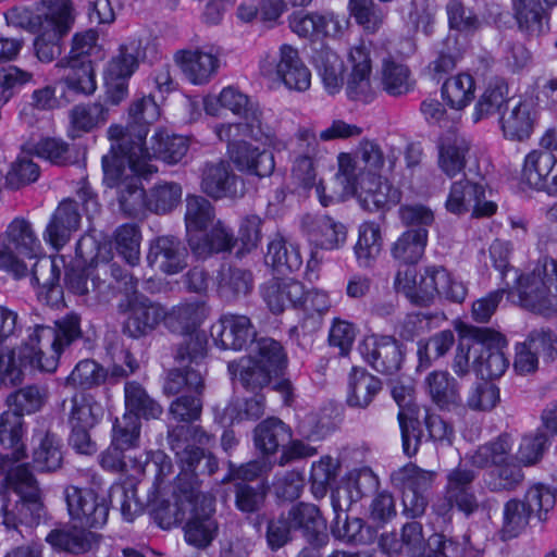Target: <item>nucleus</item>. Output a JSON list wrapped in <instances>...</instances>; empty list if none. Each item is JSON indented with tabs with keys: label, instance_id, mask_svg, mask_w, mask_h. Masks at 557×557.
Masks as SVG:
<instances>
[{
	"label": "nucleus",
	"instance_id": "nucleus-1",
	"mask_svg": "<svg viewBox=\"0 0 557 557\" xmlns=\"http://www.w3.org/2000/svg\"><path fill=\"white\" fill-rule=\"evenodd\" d=\"M170 448L181 466L177 487L186 497L188 512L184 527L185 540L197 548L208 547L218 534L213 518L214 499L200 490L199 475H211L218 470V460L205 454L190 441L207 444L209 436L198 428L178 426L170 432Z\"/></svg>",
	"mask_w": 557,
	"mask_h": 557
},
{
	"label": "nucleus",
	"instance_id": "nucleus-2",
	"mask_svg": "<svg viewBox=\"0 0 557 557\" xmlns=\"http://www.w3.org/2000/svg\"><path fill=\"white\" fill-rule=\"evenodd\" d=\"M81 336V318L75 313L57 320L53 326L36 325L20 347L0 351V385L21 383L27 366L53 372L64 347Z\"/></svg>",
	"mask_w": 557,
	"mask_h": 557
},
{
	"label": "nucleus",
	"instance_id": "nucleus-3",
	"mask_svg": "<svg viewBox=\"0 0 557 557\" xmlns=\"http://www.w3.org/2000/svg\"><path fill=\"white\" fill-rule=\"evenodd\" d=\"M147 152L139 146L128 152V165L116 156L102 157L103 181L117 189L121 210L128 216H137L148 209L147 194L140 185V176H148L158 169L147 162Z\"/></svg>",
	"mask_w": 557,
	"mask_h": 557
},
{
	"label": "nucleus",
	"instance_id": "nucleus-4",
	"mask_svg": "<svg viewBox=\"0 0 557 557\" xmlns=\"http://www.w3.org/2000/svg\"><path fill=\"white\" fill-rule=\"evenodd\" d=\"M5 482L18 496V500L10 508V504L3 498L1 512L3 524L8 530H15L24 536V527L27 531L38 525L44 513V505L37 480L30 472L28 465H17L12 468Z\"/></svg>",
	"mask_w": 557,
	"mask_h": 557
},
{
	"label": "nucleus",
	"instance_id": "nucleus-5",
	"mask_svg": "<svg viewBox=\"0 0 557 557\" xmlns=\"http://www.w3.org/2000/svg\"><path fill=\"white\" fill-rule=\"evenodd\" d=\"M337 163L335 177L343 186V194L355 196L364 210H384L400 201L399 190L383 181L381 175H357L358 168L350 153H339Z\"/></svg>",
	"mask_w": 557,
	"mask_h": 557
},
{
	"label": "nucleus",
	"instance_id": "nucleus-6",
	"mask_svg": "<svg viewBox=\"0 0 557 557\" xmlns=\"http://www.w3.org/2000/svg\"><path fill=\"white\" fill-rule=\"evenodd\" d=\"M396 288L404 293L413 304L429 305L435 295L454 302H461L467 296V288L443 267H428L417 282L414 269L398 272L395 277Z\"/></svg>",
	"mask_w": 557,
	"mask_h": 557
},
{
	"label": "nucleus",
	"instance_id": "nucleus-7",
	"mask_svg": "<svg viewBox=\"0 0 557 557\" xmlns=\"http://www.w3.org/2000/svg\"><path fill=\"white\" fill-rule=\"evenodd\" d=\"M519 304L522 308L541 314H557V260L541 257L532 272L516 276Z\"/></svg>",
	"mask_w": 557,
	"mask_h": 557
},
{
	"label": "nucleus",
	"instance_id": "nucleus-8",
	"mask_svg": "<svg viewBox=\"0 0 557 557\" xmlns=\"http://www.w3.org/2000/svg\"><path fill=\"white\" fill-rule=\"evenodd\" d=\"M380 546L389 556L408 557H457L458 546L442 534L425 540L423 527L418 521L405 523L399 534L392 532L381 535Z\"/></svg>",
	"mask_w": 557,
	"mask_h": 557
},
{
	"label": "nucleus",
	"instance_id": "nucleus-9",
	"mask_svg": "<svg viewBox=\"0 0 557 557\" xmlns=\"http://www.w3.org/2000/svg\"><path fill=\"white\" fill-rule=\"evenodd\" d=\"M41 253V243L33 224L24 218L13 219L0 234V270L16 278L28 272L26 259H36Z\"/></svg>",
	"mask_w": 557,
	"mask_h": 557
},
{
	"label": "nucleus",
	"instance_id": "nucleus-10",
	"mask_svg": "<svg viewBox=\"0 0 557 557\" xmlns=\"http://www.w3.org/2000/svg\"><path fill=\"white\" fill-rule=\"evenodd\" d=\"M42 3L47 12L37 16L39 28L34 47L37 58L49 63L62 53V39L73 22L72 5L70 0H42Z\"/></svg>",
	"mask_w": 557,
	"mask_h": 557
},
{
	"label": "nucleus",
	"instance_id": "nucleus-11",
	"mask_svg": "<svg viewBox=\"0 0 557 557\" xmlns=\"http://www.w3.org/2000/svg\"><path fill=\"white\" fill-rule=\"evenodd\" d=\"M64 500L71 520L82 528H101L107 523L109 505L94 488L67 485Z\"/></svg>",
	"mask_w": 557,
	"mask_h": 557
},
{
	"label": "nucleus",
	"instance_id": "nucleus-12",
	"mask_svg": "<svg viewBox=\"0 0 557 557\" xmlns=\"http://www.w3.org/2000/svg\"><path fill=\"white\" fill-rule=\"evenodd\" d=\"M119 308L126 315L123 333L132 338L151 333L165 317L164 307L137 293L128 295Z\"/></svg>",
	"mask_w": 557,
	"mask_h": 557
},
{
	"label": "nucleus",
	"instance_id": "nucleus-13",
	"mask_svg": "<svg viewBox=\"0 0 557 557\" xmlns=\"http://www.w3.org/2000/svg\"><path fill=\"white\" fill-rule=\"evenodd\" d=\"M260 69L264 75L275 74L290 90L305 91L310 87L311 73L290 45H282L277 58L264 59Z\"/></svg>",
	"mask_w": 557,
	"mask_h": 557
},
{
	"label": "nucleus",
	"instance_id": "nucleus-14",
	"mask_svg": "<svg viewBox=\"0 0 557 557\" xmlns=\"http://www.w3.org/2000/svg\"><path fill=\"white\" fill-rule=\"evenodd\" d=\"M474 336L483 347L476 351L472 369L485 381L500 377L509 367V360L502 350L504 337L500 333L486 327L475 329Z\"/></svg>",
	"mask_w": 557,
	"mask_h": 557
},
{
	"label": "nucleus",
	"instance_id": "nucleus-15",
	"mask_svg": "<svg viewBox=\"0 0 557 557\" xmlns=\"http://www.w3.org/2000/svg\"><path fill=\"white\" fill-rule=\"evenodd\" d=\"M362 358L375 371L392 375L397 373L404 361L400 344L392 336L372 335L359 347Z\"/></svg>",
	"mask_w": 557,
	"mask_h": 557
},
{
	"label": "nucleus",
	"instance_id": "nucleus-16",
	"mask_svg": "<svg viewBox=\"0 0 557 557\" xmlns=\"http://www.w3.org/2000/svg\"><path fill=\"white\" fill-rule=\"evenodd\" d=\"M201 190L213 199L238 198L244 195V182L224 160L206 162L201 169Z\"/></svg>",
	"mask_w": 557,
	"mask_h": 557
},
{
	"label": "nucleus",
	"instance_id": "nucleus-17",
	"mask_svg": "<svg viewBox=\"0 0 557 557\" xmlns=\"http://www.w3.org/2000/svg\"><path fill=\"white\" fill-rule=\"evenodd\" d=\"M175 61L186 78L195 85L210 82L220 67L219 54L209 46L180 50L175 53Z\"/></svg>",
	"mask_w": 557,
	"mask_h": 557
},
{
	"label": "nucleus",
	"instance_id": "nucleus-18",
	"mask_svg": "<svg viewBox=\"0 0 557 557\" xmlns=\"http://www.w3.org/2000/svg\"><path fill=\"white\" fill-rule=\"evenodd\" d=\"M188 251L174 236H159L150 243L148 265L166 275L182 272L187 267Z\"/></svg>",
	"mask_w": 557,
	"mask_h": 557
},
{
	"label": "nucleus",
	"instance_id": "nucleus-19",
	"mask_svg": "<svg viewBox=\"0 0 557 557\" xmlns=\"http://www.w3.org/2000/svg\"><path fill=\"white\" fill-rule=\"evenodd\" d=\"M539 112L531 99H520L500 113L499 127L508 140L523 141L532 135Z\"/></svg>",
	"mask_w": 557,
	"mask_h": 557
},
{
	"label": "nucleus",
	"instance_id": "nucleus-20",
	"mask_svg": "<svg viewBox=\"0 0 557 557\" xmlns=\"http://www.w3.org/2000/svg\"><path fill=\"white\" fill-rule=\"evenodd\" d=\"M349 62L351 72L346 86L348 98L355 101H371L374 89L371 85L372 63L369 48L364 44L352 47L349 52Z\"/></svg>",
	"mask_w": 557,
	"mask_h": 557
},
{
	"label": "nucleus",
	"instance_id": "nucleus-21",
	"mask_svg": "<svg viewBox=\"0 0 557 557\" xmlns=\"http://www.w3.org/2000/svg\"><path fill=\"white\" fill-rule=\"evenodd\" d=\"M211 335L222 349L240 350L253 339L256 332L248 317L226 313L212 326Z\"/></svg>",
	"mask_w": 557,
	"mask_h": 557
},
{
	"label": "nucleus",
	"instance_id": "nucleus-22",
	"mask_svg": "<svg viewBox=\"0 0 557 557\" xmlns=\"http://www.w3.org/2000/svg\"><path fill=\"white\" fill-rule=\"evenodd\" d=\"M81 214L75 201L63 200L53 212L44 238L55 249L62 248L79 227Z\"/></svg>",
	"mask_w": 557,
	"mask_h": 557
},
{
	"label": "nucleus",
	"instance_id": "nucleus-23",
	"mask_svg": "<svg viewBox=\"0 0 557 557\" xmlns=\"http://www.w3.org/2000/svg\"><path fill=\"white\" fill-rule=\"evenodd\" d=\"M286 515L294 530L301 531L310 544H326V522L315 505L298 503L292 506Z\"/></svg>",
	"mask_w": 557,
	"mask_h": 557
},
{
	"label": "nucleus",
	"instance_id": "nucleus-24",
	"mask_svg": "<svg viewBox=\"0 0 557 557\" xmlns=\"http://www.w3.org/2000/svg\"><path fill=\"white\" fill-rule=\"evenodd\" d=\"M65 285L74 294L88 296L97 302L108 301L113 286L107 278L100 277L96 269L70 268L65 272Z\"/></svg>",
	"mask_w": 557,
	"mask_h": 557
},
{
	"label": "nucleus",
	"instance_id": "nucleus-25",
	"mask_svg": "<svg viewBox=\"0 0 557 557\" xmlns=\"http://www.w3.org/2000/svg\"><path fill=\"white\" fill-rule=\"evenodd\" d=\"M230 159L239 172L260 178L270 176L275 169L273 153L249 143L234 146Z\"/></svg>",
	"mask_w": 557,
	"mask_h": 557
},
{
	"label": "nucleus",
	"instance_id": "nucleus-26",
	"mask_svg": "<svg viewBox=\"0 0 557 557\" xmlns=\"http://www.w3.org/2000/svg\"><path fill=\"white\" fill-rule=\"evenodd\" d=\"M206 304L200 300H186L165 310L164 325L173 333H197V329L207 318Z\"/></svg>",
	"mask_w": 557,
	"mask_h": 557
},
{
	"label": "nucleus",
	"instance_id": "nucleus-27",
	"mask_svg": "<svg viewBox=\"0 0 557 557\" xmlns=\"http://www.w3.org/2000/svg\"><path fill=\"white\" fill-rule=\"evenodd\" d=\"M475 476L473 470L460 466L447 474L445 493L448 495V499L455 500L458 510L466 515L474 512L479 507L472 486Z\"/></svg>",
	"mask_w": 557,
	"mask_h": 557
},
{
	"label": "nucleus",
	"instance_id": "nucleus-28",
	"mask_svg": "<svg viewBox=\"0 0 557 557\" xmlns=\"http://www.w3.org/2000/svg\"><path fill=\"white\" fill-rule=\"evenodd\" d=\"M377 486V476L370 469H362L351 475L346 484L332 492L331 505L339 510L349 509L352 503L372 493Z\"/></svg>",
	"mask_w": 557,
	"mask_h": 557
},
{
	"label": "nucleus",
	"instance_id": "nucleus-29",
	"mask_svg": "<svg viewBox=\"0 0 557 557\" xmlns=\"http://www.w3.org/2000/svg\"><path fill=\"white\" fill-rule=\"evenodd\" d=\"M262 296L273 313H281L288 306L298 308L305 296V286L292 278H273L262 287Z\"/></svg>",
	"mask_w": 557,
	"mask_h": 557
},
{
	"label": "nucleus",
	"instance_id": "nucleus-30",
	"mask_svg": "<svg viewBox=\"0 0 557 557\" xmlns=\"http://www.w3.org/2000/svg\"><path fill=\"white\" fill-rule=\"evenodd\" d=\"M304 224L307 227L310 239L322 249H338L346 242L347 231L345 225L329 215L308 216Z\"/></svg>",
	"mask_w": 557,
	"mask_h": 557
},
{
	"label": "nucleus",
	"instance_id": "nucleus-31",
	"mask_svg": "<svg viewBox=\"0 0 557 557\" xmlns=\"http://www.w3.org/2000/svg\"><path fill=\"white\" fill-rule=\"evenodd\" d=\"M210 226L212 228L209 233L201 236L195 234L188 237V245L198 258H207L215 252L228 251L236 242L232 230L221 220L214 221Z\"/></svg>",
	"mask_w": 557,
	"mask_h": 557
},
{
	"label": "nucleus",
	"instance_id": "nucleus-32",
	"mask_svg": "<svg viewBox=\"0 0 557 557\" xmlns=\"http://www.w3.org/2000/svg\"><path fill=\"white\" fill-rule=\"evenodd\" d=\"M424 384L432 401L441 409L450 410L462 404L459 384L447 371L430 372Z\"/></svg>",
	"mask_w": 557,
	"mask_h": 557
},
{
	"label": "nucleus",
	"instance_id": "nucleus-33",
	"mask_svg": "<svg viewBox=\"0 0 557 557\" xmlns=\"http://www.w3.org/2000/svg\"><path fill=\"white\" fill-rule=\"evenodd\" d=\"M145 57L146 52L141 38L137 36L129 37L119 47L117 53L108 63L106 75L112 78L129 79Z\"/></svg>",
	"mask_w": 557,
	"mask_h": 557
},
{
	"label": "nucleus",
	"instance_id": "nucleus-34",
	"mask_svg": "<svg viewBox=\"0 0 557 557\" xmlns=\"http://www.w3.org/2000/svg\"><path fill=\"white\" fill-rule=\"evenodd\" d=\"M147 152V162L152 158L160 159L169 164L178 163L188 151V141L182 136L170 134L164 128H158L150 138V147L144 146Z\"/></svg>",
	"mask_w": 557,
	"mask_h": 557
},
{
	"label": "nucleus",
	"instance_id": "nucleus-35",
	"mask_svg": "<svg viewBox=\"0 0 557 557\" xmlns=\"http://www.w3.org/2000/svg\"><path fill=\"white\" fill-rule=\"evenodd\" d=\"M382 389L380 379L363 368L354 367L348 376L347 405L352 408H367Z\"/></svg>",
	"mask_w": 557,
	"mask_h": 557
},
{
	"label": "nucleus",
	"instance_id": "nucleus-36",
	"mask_svg": "<svg viewBox=\"0 0 557 557\" xmlns=\"http://www.w3.org/2000/svg\"><path fill=\"white\" fill-rule=\"evenodd\" d=\"M55 67L64 70L61 81L75 94L90 95L96 90V79L90 60L61 59Z\"/></svg>",
	"mask_w": 557,
	"mask_h": 557
},
{
	"label": "nucleus",
	"instance_id": "nucleus-37",
	"mask_svg": "<svg viewBox=\"0 0 557 557\" xmlns=\"http://www.w3.org/2000/svg\"><path fill=\"white\" fill-rule=\"evenodd\" d=\"M351 159L358 168L357 175H381L386 162L389 171L394 169L397 157L385 154L377 143L363 139Z\"/></svg>",
	"mask_w": 557,
	"mask_h": 557
},
{
	"label": "nucleus",
	"instance_id": "nucleus-38",
	"mask_svg": "<svg viewBox=\"0 0 557 557\" xmlns=\"http://www.w3.org/2000/svg\"><path fill=\"white\" fill-rule=\"evenodd\" d=\"M63 407L67 410V424L96 428L104 413L102 405L86 393L74 394Z\"/></svg>",
	"mask_w": 557,
	"mask_h": 557
},
{
	"label": "nucleus",
	"instance_id": "nucleus-39",
	"mask_svg": "<svg viewBox=\"0 0 557 557\" xmlns=\"http://www.w3.org/2000/svg\"><path fill=\"white\" fill-rule=\"evenodd\" d=\"M108 110L101 102L79 103L69 112V136L73 139L92 132L107 121Z\"/></svg>",
	"mask_w": 557,
	"mask_h": 557
},
{
	"label": "nucleus",
	"instance_id": "nucleus-40",
	"mask_svg": "<svg viewBox=\"0 0 557 557\" xmlns=\"http://www.w3.org/2000/svg\"><path fill=\"white\" fill-rule=\"evenodd\" d=\"M46 541L55 549L77 555L89 552L97 544V534L75 524L67 530H52Z\"/></svg>",
	"mask_w": 557,
	"mask_h": 557
},
{
	"label": "nucleus",
	"instance_id": "nucleus-41",
	"mask_svg": "<svg viewBox=\"0 0 557 557\" xmlns=\"http://www.w3.org/2000/svg\"><path fill=\"white\" fill-rule=\"evenodd\" d=\"M265 261L283 274L298 271L302 265L299 247L281 235H275L270 240Z\"/></svg>",
	"mask_w": 557,
	"mask_h": 557
},
{
	"label": "nucleus",
	"instance_id": "nucleus-42",
	"mask_svg": "<svg viewBox=\"0 0 557 557\" xmlns=\"http://www.w3.org/2000/svg\"><path fill=\"white\" fill-rule=\"evenodd\" d=\"M292 183L299 189L308 190L314 188L319 201L327 207L338 199L335 194H326L322 181L317 183V173L313 161L308 156L298 157L292 169Z\"/></svg>",
	"mask_w": 557,
	"mask_h": 557
},
{
	"label": "nucleus",
	"instance_id": "nucleus-43",
	"mask_svg": "<svg viewBox=\"0 0 557 557\" xmlns=\"http://www.w3.org/2000/svg\"><path fill=\"white\" fill-rule=\"evenodd\" d=\"M555 159L556 156L548 151L541 149L530 151L522 163L520 184L537 191L552 170V165L555 164Z\"/></svg>",
	"mask_w": 557,
	"mask_h": 557
},
{
	"label": "nucleus",
	"instance_id": "nucleus-44",
	"mask_svg": "<svg viewBox=\"0 0 557 557\" xmlns=\"http://www.w3.org/2000/svg\"><path fill=\"white\" fill-rule=\"evenodd\" d=\"M508 92V85L503 78L495 77L490 81L474 106L473 122L478 123L495 113H502V108L509 100Z\"/></svg>",
	"mask_w": 557,
	"mask_h": 557
},
{
	"label": "nucleus",
	"instance_id": "nucleus-45",
	"mask_svg": "<svg viewBox=\"0 0 557 557\" xmlns=\"http://www.w3.org/2000/svg\"><path fill=\"white\" fill-rule=\"evenodd\" d=\"M125 413L140 419H159L163 412L162 406L151 398L146 389L137 382H127L124 386Z\"/></svg>",
	"mask_w": 557,
	"mask_h": 557
},
{
	"label": "nucleus",
	"instance_id": "nucleus-46",
	"mask_svg": "<svg viewBox=\"0 0 557 557\" xmlns=\"http://www.w3.org/2000/svg\"><path fill=\"white\" fill-rule=\"evenodd\" d=\"M175 503L166 499H154L150 505V515L153 521L164 530H169L185 520L188 512L186 497L177 487L175 480Z\"/></svg>",
	"mask_w": 557,
	"mask_h": 557
},
{
	"label": "nucleus",
	"instance_id": "nucleus-47",
	"mask_svg": "<svg viewBox=\"0 0 557 557\" xmlns=\"http://www.w3.org/2000/svg\"><path fill=\"white\" fill-rule=\"evenodd\" d=\"M290 437V429L277 418H268L255 429L256 447L267 455L276 453Z\"/></svg>",
	"mask_w": 557,
	"mask_h": 557
},
{
	"label": "nucleus",
	"instance_id": "nucleus-48",
	"mask_svg": "<svg viewBox=\"0 0 557 557\" xmlns=\"http://www.w3.org/2000/svg\"><path fill=\"white\" fill-rule=\"evenodd\" d=\"M228 370L246 389L250 391L267 386L271 382L272 376L278 375L250 355L243 357L237 363H230Z\"/></svg>",
	"mask_w": 557,
	"mask_h": 557
},
{
	"label": "nucleus",
	"instance_id": "nucleus-49",
	"mask_svg": "<svg viewBox=\"0 0 557 557\" xmlns=\"http://www.w3.org/2000/svg\"><path fill=\"white\" fill-rule=\"evenodd\" d=\"M475 82L468 73H459L447 78L441 88L442 99L454 110H462L474 98Z\"/></svg>",
	"mask_w": 557,
	"mask_h": 557
},
{
	"label": "nucleus",
	"instance_id": "nucleus-50",
	"mask_svg": "<svg viewBox=\"0 0 557 557\" xmlns=\"http://www.w3.org/2000/svg\"><path fill=\"white\" fill-rule=\"evenodd\" d=\"M428 243V230L412 227L404 232L392 247L393 257L405 263L414 264L423 256Z\"/></svg>",
	"mask_w": 557,
	"mask_h": 557
},
{
	"label": "nucleus",
	"instance_id": "nucleus-51",
	"mask_svg": "<svg viewBox=\"0 0 557 557\" xmlns=\"http://www.w3.org/2000/svg\"><path fill=\"white\" fill-rule=\"evenodd\" d=\"M315 67L322 78L324 88L331 95L337 94L344 84V62L333 50L322 48L313 57Z\"/></svg>",
	"mask_w": 557,
	"mask_h": 557
},
{
	"label": "nucleus",
	"instance_id": "nucleus-52",
	"mask_svg": "<svg viewBox=\"0 0 557 557\" xmlns=\"http://www.w3.org/2000/svg\"><path fill=\"white\" fill-rule=\"evenodd\" d=\"M512 440L509 434H500L495 440L480 445L471 455L470 462L476 468L497 467L510 459Z\"/></svg>",
	"mask_w": 557,
	"mask_h": 557
},
{
	"label": "nucleus",
	"instance_id": "nucleus-53",
	"mask_svg": "<svg viewBox=\"0 0 557 557\" xmlns=\"http://www.w3.org/2000/svg\"><path fill=\"white\" fill-rule=\"evenodd\" d=\"M252 288V275L249 271L223 267L218 275V293L227 300L232 301L239 297L247 296Z\"/></svg>",
	"mask_w": 557,
	"mask_h": 557
},
{
	"label": "nucleus",
	"instance_id": "nucleus-54",
	"mask_svg": "<svg viewBox=\"0 0 557 557\" xmlns=\"http://www.w3.org/2000/svg\"><path fill=\"white\" fill-rule=\"evenodd\" d=\"M512 9L520 30L531 36L543 32L548 9L541 0H512Z\"/></svg>",
	"mask_w": 557,
	"mask_h": 557
},
{
	"label": "nucleus",
	"instance_id": "nucleus-55",
	"mask_svg": "<svg viewBox=\"0 0 557 557\" xmlns=\"http://www.w3.org/2000/svg\"><path fill=\"white\" fill-rule=\"evenodd\" d=\"M23 433V417L18 412L10 409L0 416V444L12 449L11 455L7 454L5 458L18 461L25 456Z\"/></svg>",
	"mask_w": 557,
	"mask_h": 557
},
{
	"label": "nucleus",
	"instance_id": "nucleus-56",
	"mask_svg": "<svg viewBox=\"0 0 557 557\" xmlns=\"http://www.w3.org/2000/svg\"><path fill=\"white\" fill-rule=\"evenodd\" d=\"M184 221L188 237L191 233L207 230L215 221V209L205 197L187 195L185 199Z\"/></svg>",
	"mask_w": 557,
	"mask_h": 557
},
{
	"label": "nucleus",
	"instance_id": "nucleus-57",
	"mask_svg": "<svg viewBox=\"0 0 557 557\" xmlns=\"http://www.w3.org/2000/svg\"><path fill=\"white\" fill-rule=\"evenodd\" d=\"M436 476L435 471L424 470L409 462L391 473V482L397 488L425 494L432 487Z\"/></svg>",
	"mask_w": 557,
	"mask_h": 557
},
{
	"label": "nucleus",
	"instance_id": "nucleus-58",
	"mask_svg": "<svg viewBox=\"0 0 557 557\" xmlns=\"http://www.w3.org/2000/svg\"><path fill=\"white\" fill-rule=\"evenodd\" d=\"M354 250L357 262L360 267H371L382 250L380 225L374 222L362 223L359 226L358 240Z\"/></svg>",
	"mask_w": 557,
	"mask_h": 557
},
{
	"label": "nucleus",
	"instance_id": "nucleus-59",
	"mask_svg": "<svg viewBox=\"0 0 557 557\" xmlns=\"http://www.w3.org/2000/svg\"><path fill=\"white\" fill-rule=\"evenodd\" d=\"M108 136L112 140V145L107 156L123 158L125 165H128V152L136 146L144 150L147 131L145 128L136 129L131 123L126 128L121 125H111L108 129Z\"/></svg>",
	"mask_w": 557,
	"mask_h": 557
},
{
	"label": "nucleus",
	"instance_id": "nucleus-60",
	"mask_svg": "<svg viewBox=\"0 0 557 557\" xmlns=\"http://www.w3.org/2000/svg\"><path fill=\"white\" fill-rule=\"evenodd\" d=\"M298 307L306 314L299 326L305 333H312L321 327L322 317L331 308V301L325 292L318 289L307 292L305 289V296Z\"/></svg>",
	"mask_w": 557,
	"mask_h": 557
},
{
	"label": "nucleus",
	"instance_id": "nucleus-61",
	"mask_svg": "<svg viewBox=\"0 0 557 557\" xmlns=\"http://www.w3.org/2000/svg\"><path fill=\"white\" fill-rule=\"evenodd\" d=\"M348 9L355 22L368 34L377 33L387 16V10L374 0H349Z\"/></svg>",
	"mask_w": 557,
	"mask_h": 557
},
{
	"label": "nucleus",
	"instance_id": "nucleus-62",
	"mask_svg": "<svg viewBox=\"0 0 557 557\" xmlns=\"http://www.w3.org/2000/svg\"><path fill=\"white\" fill-rule=\"evenodd\" d=\"M382 88L391 96H401L413 88V79L407 65L385 59L381 71Z\"/></svg>",
	"mask_w": 557,
	"mask_h": 557
},
{
	"label": "nucleus",
	"instance_id": "nucleus-63",
	"mask_svg": "<svg viewBox=\"0 0 557 557\" xmlns=\"http://www.w3.org/2000/svg\"><path fill=\"white\" fill-rule=\"evenodd\" d=\"M530 508L524 502L511 498L505 503L503 509V523L499 535L503 541L511 540L521 534L530 521Z\"/></svg>",
	"mask_w": 557,
	"mask_h": 557
},
{
	"label": "nucleus",
	"instance_id": "nucleus-64",
	"mask_svg": "<svg viewBox=\"0 0 557 557\" xmlns=\"http://www.w3.org/2000/svg\"><path fill=\"white\" fill-rule=\"evenodd\" d=\"M203 387V379L200 369L180 366L168 373L163 384V392L168 396L197 393Z\"/></svg>",
	"mask_w": 557,
	"mask_h": 557
}]
</instances>
